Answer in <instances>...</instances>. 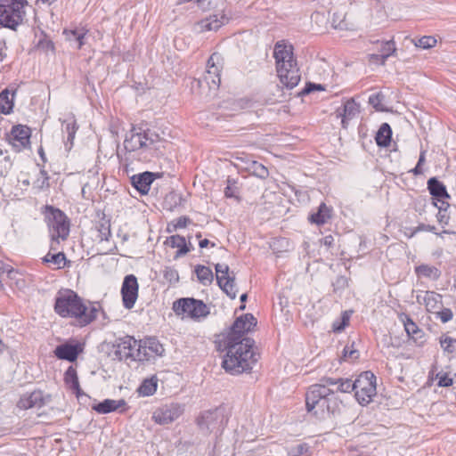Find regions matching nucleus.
I'll list each match as a JSON object with an SVG mask.
<instances>
[{
    "instance_id": "nucleus-22",
    "label": "nucleus",
    "mask_w": 456,
    "mask_h": 456,
    "mask_svg": "<svg viewBox=\"0 0 456 456\" xmlns=\"http://www.w3.org/2000/svg\"><path fill=\"white\" fill-rule=\"evenodd\" d=\"M79 351L77 346L70 344H62L56 346L54 354L58 359L75 362L78 356Z\"/></svg>"
},
{
    "instance_id": "nucleus-55",
    "label": "nucleus",
    "mask_w": 456,
    "mask_h": 456,
    "mask_svg": "<svg viewBox=\"0 0 456 456\" xmlns=\"http://www.w3.org/2000/svg\"><path fill=\"white\" fill-rule=\"evenodd\" d=\"M348 285L347 279L344 276H339L337 278L336 281L334 282V290L338 289H343Z\"/></svg>"
},
{
    "instance_id": "nucleus-25",
    "label": "nucleus",
    "mask_w": 456,
    "mask_h": 456,
    "mask_svg": "<svg viewBox=\"0 0 456 456\" xmlns=\"http://www.w3.org/2000/svg\"><path fill=\"white\" fill-rule=\"evenodd\" d=\"M331 217V208L325 203H322L317 212L309 216V221L313 224L321 225L326 224Z\"/></svg>"
},
{
    "instance_id": "nucleus-10",
    "label": "nucleus",
    "mask_w": 456,
    "mask_h": 456,
    "mask_svg": "<svg viewBox=\"0 0 456 456\" xmlns=\"http://www.w3.org/2000/svg\"><path fill=\"white\" fill-rule=\"evenodd\" d=\"M159 140V136L150 130L142 133H132L130 137H126L124 141V146L128 151H134L140 149H147L154 147L155 143Z\"/></svg>"
},
{
    "instance_id": "nucleus-34",
    "label": "nucleus",
    "mask_w": 456,
    "mask_h": 456,
    "mask_svg": "<svg viewBox=\"0 0 456 456\" xmlns=\"http://www.w3.org/2000/svg\"><path fill=\"white\" fill-rule=\"evenodd\" d=\"M64 380L65 383L69 386V387L75 390L77 395L80 393V387L78 382V378L77 374V370L73 366H69L64 373Z\"/></svg>"
},
{
    "instance_id": "nucleus-50",
    "label": "nucleus",
    "mask_w": 456,
    "mask_h": 456,
    "mask_svg": "<svg viewBox=\"0 0 456 456\" xmlns=\"http://www.w3.org/2000/svg\"><path fill=\"white\" fill-rule=\"evenodd\" d=\"M359 357V352L353 348V345L346 346L343 349L342 358L345 361L356 360Z\"/></svg>"
},
{
    "instance_id": "nucleus-48",
    "label": "nucleus",
    "mask_w": 456,
    "mask_h": 456,
    "mask_svg": "<svg viewBox=\"0 0 456 456\" xmlns=\"http://www.w3.org/2000/svg\"><path fill=\"white\" fill-rule=\"evenodd\" d=\"M436 44V40L433 37H422L419 38L416 43L415 45L417 47L422 48V49H429L433 46H435Z\"/></svg>"
},
{
    "instance_id": "nucleus-47",
    "label": "nucleus",
    "mask_w": 456,
    "mask_h": 456,
    "mask_svg": "<svg viewBox=\"0 0 456 456\" xmlns=\"http://www.w3.org/2000/svg\"><path fill=\"white\" fill-rule=\"evenodd\" d=\"M164 279L170 284H175L179 281L178 272L171 267H167L163 273Z\"/></svg>"
},
{
    "instance_id": "nucleus-6",
    "label": "nucleus",
    "mask_w": 456,
    "mask_h": 456,
    "mask_svg": "<svg viewBox=\"0 0 456 456\" xmlns=\"http://www.w3.org/2000/svg\"><path fill=\"white\" fill-rule=\"evenodd\" d=\"M27 0H0V25L12 30L23 23Z\"/></svg>"
},
{
    "instance_id": "nucleus-21",
    "label": "nucleus",
    "mask_w": 456,
    "mask_h": 456,
    "mask_svg": "<svg viewBox=\"0 0 456 456\" xmlns=\"http://www.w3.org/2000/svg\"><path fill=\"white\" fill-rule=\"evenodd\" d=\"M44 398L41 391H34L29 395H24L18 402V407L20 409L40 408L44 405Z\"/></svg>"
},
{
    "instance_id": "nucleus-63",
    "label": "nucleus",
    "mask_w": 456,
    "mask_h": 456,
    "mask_svg": "<svg viewBox=\"0 0 456 456\" xmlns=\"http://www.w3.org/2000/svg\"><path fill=\"white\" fill-rule=\"evenodd\" d=\"M425 154H426V151H422L419 154V160H418V163L419 166H421L424 161H425Z\"/></svg>"
},
{
    "instance_id": "nucleus-32",
    "label": "nucleus",
    "mask_w": 456,
    "mask_h": 456,
    "mask_svg": "<svg viewBox=\"0 0 456 456\" xmlns=\"http://www.w3.org/2000/svg\"><path fill=\"white\" fill-rule=\"evenodd\" d=\"M142 344L146 350H148L151 358H154L155 356H161L164 353V348L162 345L154 338H149L145 339Z\"/></svg>"
},
{
    "instance_id": "nucleus-3",
    "label": "nucleus",
    "mask_w": 456,
    "mask_h": 456,
    "mask_svg": "<svg viewBox=\"0 0 456 456\" xmlns=\"http://www.w3.org/2000/svg\"><path fill=\"white\" fill-rule=\"evenodd\" d=\"M339 379L323 378L321 383L312 385L305 394L307 411H314L315 415L324 417L325 414L334 413L338 407V400L335 390L330 387L338 386Z\"/></svg>"
},
{
    "instance_id": "nucleus-62",
    "label": "nucleus",
    "mask_w": 456,
    "mask_h": 456,
    "mask_svg": "<svg viewBox=\"0 0 456 456\" xmlns=\"http://www.w3.org/2000/svg\"><path fill=\"white\" fill-rule=\"evenodd\" d=\"M334 241V239L332 236L329 235L323 238V244L325 246L330 247Z\"/></svg>"
},
{
    "instance_id": "nucleus-46",
    "label": "nucleus",
    "mask_w": 456,
    "mask_h": 456,
    "mask_svg": "<svg viewBox=\"0 0 456 456\" xmlns=\"http://www.w3.org/2000/svg\"><path fill=\"white\" fill-rule=\"evenodd\" d=\"M251 168L253 174L261 179H265L269 175L268 169L264 165L256 161L252 163Z\"/></svg>"
},
{
    "instance_id": "nucleus-14",
    "label": "nucleus",
    "mask_w": 456,
    "mask_h": 456,
    "mask_svg": "<svg viewBox=\"0 0 456 456\" xmlns=\"http://www.w3.org/2000/svg\"><path fill=\"white\" fill-rule=\"evenodd\" d=\"M224 413L218 409L203 411L197 419V423L200 428L206 432L220 430V428L224 426Z\"/></svg>"
},
{
    "instance_id": "nucleus-4",
    "label": "nucleus",
    "mask_w": 456,
    "mask_h": 456,
    "mask_svg": "<svg viewBox=\"0 0 456 456\" xmlns=\"http://www.w3.org/2000/svg\"><path fill=\"white\" fill-rule=\"evenodd\" d=\"M276 70L281 83L288 88H293L300 81L299 69L293 56L291 45L276 43L273 51Z\"/></svg>"
},
{
    "instance_id": "nucleus-36",
    "label": "nucleus",
    "mask_w": 456,
    "mask_h": 456,
    "mask_svg": "<svg viewBox=\"0 0 456 456\" xmlns=\"http://www.w3.org/2000/svg\"><path fill=\"white\" fill-rule=\"evenodd\" d=\"M440 346L450 358L456 357V338L444 335L440 338Z\"/></svg>"
},
{
    "instance_id": "nucleus-16",
    "label": "nucleus",
    "mask_w": 456,
    "mask_h": 456,
    "mask_svg": "<svg viewBox=\"0 0 456 456\" xmlns=\"http://www.w3.org/2000/svg\"><path fill=\"white\" fill-rule=\"evenodd\" d=\"M30 128L27 126L17 125L12 126L9 141L16 151L28 148L30 144Z\"/></svg>"
},
{
    "instance_id": "nucleus-1",
    "label": "nucleus",
    "mask_w": 456,
    "mask_h": 456,
    "mask_svg": "<svg viewBox=\"0 0 456 456\" xmlns=\"http://www.w3.org/2000/svg\"><path fill=\"white\" fill-rule=\"evenodd\" d=\"M100 305L86 304L70 289L60 290L55 297L54 311L62 318H71L77 326L85 327L93 322L100 311Z\"/></svg>"
},
{
    "instance_id": "nucleus-12",
    "label": "nucleus",
    "mask_w": 456,
    "mask_h": 456,
    "mask_svg": "<svg viewBox=\"0 0 456 456\" xmlns=\"http://www.w3.org/2000/svg\"><path fill=\"white\" fill-rule=\"evenodd\" d=\"M223 67V58L214 53L207 62V70L203 81L208 85L210 90H216L221 83L220 72Z\"/></svg>"
},
{
    "instance_id": "nucleus-15",
    "label": "nucleus",
    "mask_w": 456,
    "mask_h": 456,
    "mask_svg": "<svg viewBox=\"0 0 456 456\" xmlns=\"http://www.w3.org/2000/svg\"><path fill=\"white\" fill-rule=\"evenodd\" d=\"M123 305L126 309L134 307L138 297V282L134 274L126 275L121 288Z\"/></svg>"
},
{
    "instance_id": "nucleus-42",
    "label": "nucleus",
    "mask_w": 456,
    "mask_h": 456,
    "mask_svg": "<svg viewBox=\"0 0 456 456\" xmlns=\"http://www.w3.org/2000/svg\"><path fill=\"white\" fill-rule=\"evenodd\" d=\"M395 44L393 41H387L381 48V65H384L387 59L395 52Z\"/></svg>"
},
{
    "instance_id": "nucleus-56",
    "label": "nucleus",
    "mask_w": 456,
    "mask_h": 456,
    "mask_svg": "<svg viewBox=\"0 0 456 456\" xmlns=\"http://www.w3.org/2000/svg\"><path fill=\"white\" fill-rule=\"evenodd\" d=\"M421 231L435 232V231H436V227H435V226H433V225H429V224H419V225L416 227V229L412 232L411 236H413L416 232H421Z\"/></svg>"
},
{
    "instance_id": "nucleus-59",
    "label": "nucleus",
    "mask_w": 456,
    "mask_h": 456,
    "mask_svg": "<svg viewBox=\"0 0 456 456\" xmlns=\"http://www.w3.org/2000/svg\"><path fill=\"white\" fill-rule=\"evenodd\" d=\"M77 132L71 131L70 133H67V141H66V146L69 144V149H70L73 146V141L75 138Z\"/></svg>"
},
{
    "instance_id": "nucleus-58",
    "label": "nucleus",
    "mask_w": 456,
    "mask_h": 456,
    "mask_svg": "<svg viewBox=\"0 0 456 456\" xmlns=\"http://www.w3.org/2000/svg\"><path fill=\"white\" fill-rule=\"evenodd\" d=\"M189 222L190 219L188 217L181 216L176 220L175 228H184Z\"/></svg>"
},
{
    "instance_id": "nucleus-41",
    "label": "nucleus",
    "mask_w": 456,
    "mask_h": 456,
    "mask_svg": "<svg viewBox=\"0 0 456 456\" xmlns=\"http://www.w3.org/2000/svg\"><path fill=\"white\" fill-rule=\"evenodd\" d=\"M151 355L144 347V345L142 343V341L137 342V347L135 348V352L134 353L132 361H150Z\"/></svg>"
},
{
    "instance_id": "nucleus-5",
    "label": "nucleus",
    "mask_w": 456,
    "mask_h": 456,
    "mask_svg": "<svg viewBox=\"0 0 456 456\" xmlns=\"http://www.w3.org/2000/svg\"><path fill=\"white\" fill-rule=\"evenodd\" d=\"M46 218L51 236V249L55 250L56 244L66 240L69 235V221L60 209L46 206Z\"/></svg>"
},
{
    "instance_id": "nucleus-35",
    "label": "nucleus",
    "mask_w": 456,
    "mask_h": 456,
    "mask_svg": "<svg viewBox=\"0 0 456 456\" xmlns=\"http://www.w3.org/2000/svg\"><path fill=\"white\" fill-rule=\"evenodd\" d=\"M43 261L45 263H48L53 266L54 269H61L65 266L66 256L62 252H58L55 254L48 253L44 258Z\"/></svg>"
},
{
    "instance_id": "nucleus-23",
    "label": "nucleus",
    "mask_w": 456,
    "mask_h": 456,
    "mask_svg": "<svg viewBox=\"0 0 456 456\" xmlns=\"http://www.w3.org/2000/svg\"><path fill=\"white\" fill-rule=\"evenodd\" d=\"M338 111V116L342 118V126L343 127H346L347 121L355 118L356 115L360 112V106L357 104L354 99L347 100L343 107L342 112Z\"/></svg>"
},
{
    "instance_id": "nucleus-11",
    "label": "nucleus",
    "mask_w": 456,
    "mask_h": 456,
    "mask_svg": "<svg viewBox=\"0 0 456 456\" xmlns=\"http://www.w3.org/2000/svg\"><path fill=\"white\" fill-rule=\"evenodd\" d=\"M216 281L222 290L231 298L237 296V288L235 284V275L230 273L229 266L225 264H216L215 265Z\"/></svg>"
},
{
    "instance_id": "nucleus-60",
    "label": "nucleus",
    "mask_w": 456,
    "mask_h": 456,
    "mask_svg": "<svg viewBox=\"0 0 456 456\" xmlns=\"http://www.w3.org/2000/svg\"><path fill=\"white\" fill-rule=\"evenodd\" d=\"M6 45L5 42L0 43V62H2L6 57Z\"/></svg>"
},
{
    "instance_id": "nucleus-44",
    "label": "nucleus",
    "mask_w": 456,
    "mask_h": 456,
    "mask_svg": "<svg viewBox=\"0 0 456 456\" xmlns=\"http://www.w3.org/2000/svg\"><path fill=\"white\" fill-rule=\"evenodd\" d=\"M354 381L352 382L349 379H339V382L335 390L336 392L350 393L354 391Z\"/></svg>"
},
{
    "instance_id": "nucleus-53",
    "label": "nucleus",
    "mask_w": 456,
    "mask_h": 456,
    "mask_svg": "<svg viewBox=\"0 0 456 456\" xmlns=\"http://www.w3.org/2000/svg\"><path fill=\"white\" fill-rule=\"evenodd\" d=\"M316 90H320V91H322L324 90L323 86L320 84H314V83H307L305 87L303 89L302 91V94H308L314 91H316Z\"/></svg>"
},
{
    "instance_id": "nucleus-20",
    "label": "nucleus",
    "mask_w": 456,
    "mask_h": 456,
    "mask_svg": "<svg viewBox=\"0 0 456 456\" xmlns=\"http://www.w3.org/2000/svg\"><path fill=\"white\" fill-rule=\"evenodd\" d=\"M154 181V174L151 172H143L138 175H134L131 177L132 185L141 193L147 194L150 191L151 185Z\"/></svg>"
},
{
    "instance_id": "nucleus-27",
    "label": "nucleus",
    "mask_w": 456,
    "mask_h": 456,
    "mask_svg": "<svg viewBox=\"0 0 456 456\" xmlns=\"http://www.w3.org/2000/svg\"><path fill=\"white\" fill-rule=\"evenodd\" d=\"M415 273L418 277H424L431 281H436L441 276V271L436 266L429 265H419L416 266Z\"/></svg>"
},
{
    "instance_id": "nucleus-13",
    "label": "nucleus",
    "mask_w": 456,
    "mask_h": 456,
    "mask_svg": "<svg viewBox=\"0 0 456 456\" xmlns=\"http://www.w3.org/2000/svg\"><path fill=\"white\" fill-rule=\"evenodd\" d=\"M183 411L184 407L180 403L165 404L154 411L152 419L159 425H167L176 420Z\"/></svg>"
},
{
    "instance_id": "nucleus-8",
    "label": "nucleus",
    "mask_w": 456,
    "mask_h": 456,
    "mask_svg": "<svg viewBox=\"0 0 456 456\" xmlns=\"http://www.w3.org/2000/svg\"><path fill=\"white\" fill-rule=\"evenodd\" d=\"M174 311L177 314H185L195 321H200L209 314V308L203 301L192 297L180 298L174 303Z\"/></svg>"
},
{
    "instance_id": "nucleus-9",
    "label": "nucleus",
    "mask_w": 456,
    "mask_h": 456,
    "mask_svg": "<svg viewBox=\"0 0 456 456\" xmlns=\"http://www.w3.org/2000/svg\"><path fill=\"white\" fill-rule=\"evenodd\" d=\"M256 325V319L251 314H246L238 317L233 322L228 334L221 341L229 343L243 341L247 338L244 335Z\"/></svg>"
},
{
    "instance_id": "nucleus-61",
    "label": "nucleus",
    "mask_w": 456,
    "mask_h": 456,
    "mask_svg": "<svg viewBox=\"0 0 456 456\" xmlns=\"http://www.w3.org/2000/svg\"><path fill=\"white\" fill-rule=\"evenodd\" d=\"M381 53L370 55V61L375 64H381Z\"/></svg>"
},
{
    "instance_id": "nucleus-7",
    "label": "nucleus",
    "mask_w": 456,
    "mask_h": 456,
    "mask_svg": "<svg viewBox=\"0 0 456 456\" xmlns=\"http://www.w3.org/2000/svg\"><path fill=\"white\" fill-rule=\"evenodd\" d=\"M355 398L362 405L368 404L377 394L376 376L370 370L362 372L354 380Z\"/></svg>"
},
{
    "instance_id": "nucleus-45",
    "label": "nucleus",
    "mask_w": 456,
    "mask_h": 456,
    "mask_svg": "<svg viewBox=\"0 0 456 456\" xmlns=\"http://www.w3.org/2000/svg\"><path fill=\"white\" fill-rule=\"evenodd\" d=\"M34 187L39 190L49 187V176L45 170H40L39 176L34 182Z\"/></svg>"
},
{
    "instance_id": "nucleus-24",
    "label": "nucleus",
    "mask_w": 456,
    "mask_h": 456,
    "mask_svg": "<svg viewBox=\"0 0 456 456\" xmlns=\"http://www.w3.org/2000/svg\"><path fill=\"white\" fill-rule=\"evenodd\" d=\"M126 404V401L123 399L120 400H112V399H105L102 402L93 406V409L101 414L110 413L111 411H117L121 407H124Z\"/></svg>"
},
{
    "instance_id": "nucleus-17",
    "label": "nucleus",
    "mask_w": 456,
    "mask_h": 456,
    "mask_svg": "<svg viewBox=\"0 0 456 456\" xmlns=\"http://www.w3.org/2000/svg\"><path fill=\"white\" fill-rule=\"evenodd\" d=\"M228 21L229 18L224 12L213 14L198 21L194 26V29L199 33L216 31Z\"/></svg>"
},
{
    "instance_id": "nucleus-40",
    "label": "nucleus",
    "mask_w": 456,
    "mask_h": 456,
    "mask_svg": "<svg viewBox=\"0 0 456 456\" xmlns=\"http://www.w3.org/2000/svg\"><path fill=\"white\" fill-rule=\"evenodd\" d=\"M404 329L408 336L411 337L414 340H417L418 338H420L422 337V330H420L416 325V323L408 317L404 322Z\"/></svg>"
},
{
    "instance_id": "nucleus-64",
    "label": "nucleus",
    "mask_w": 456,
    "mask_h": 456,
    "mask_svg": "<svg viewBox=\"0 0 456 456\" xmlns=\"http://www.w3.org/2000/svg\"><path fill=\"white\" fill-rule=\"evenodd\" d=\"M209 240L208 239H204L200 241L199 245L201 248H206L209 244Z\"/></svg>"
},
{
    "instance_id": "nucleus-51",
    "label": "nucleus",
    "mask_w": 456,
    "mask_h": 456,
    "mask_svg": "<svg viewBox=\"0 0 456 456\" xmlns=\"http://www.w3.org/2000/svg\"><path fill=\"white\" fill-rule=\"evenodd\" d=\"M77 126L76 120L74 118H70L69 120H65L62 125V132L67 134L71 131L77 132Z\"/></svg>"
},
{
    "instance_id": "nucleus-30",
    "label": "nucleus",
    "mask_w": 456,
    "mask_h": 456,
    "mask_svg": "<svg viewBox=\"0 0 456 456\" xmlns=\"http://www.w3.org/2000/svg\"><path fill=\"white\" fill-rule=\"evenodd\" d=\"M392 130L387 123H383L377 132L375 140L379 146L387 147L391 141Z\"/></svg>"
},
{
    "instance_id": "nucleus-18",
    "label": "nucleus",
    "mask_w": 456,
    "mask_h": 456,
    "mask_svg": "<svg viewBox=\"0 0 456 456\" xmlns=\"http://www.w3.org/2000/svg\"><path fill=\"white\" fill-rule=\"evenodd\" d=\"M137 340L133 337L125 336L117 340L115 354L119 360L133 359L134 353L137 347Z\"/></svg>"
},
{
    "instance_id": "nucleus-28",
    "label": "nucleus",
    "mask_w": 456,
    "mask_h": 456,
    "mask_svg": "<svg viewBox=\"0 0 456 456\" xmlns=\"http://www.w3.org/2000/svg\"><path fill=\"white\" fill-rule=\"evenodd\" d=\"M167 244L171 248H177L178 250L175 254V257H180L190 251L189 247L186 244L185 238L180 235H172L167 240Z\"/></svg>"
},
{
    "instance_id": "nucleus-29",
    "label": "nucleus",
    "mask_w": 456,
    "mask_h": 456,
    "mask_svg": "<svg viewBox=\"0 0 456 456\" xmlns=\"http://www.w3.org/2000/svg\"><path fill=\"white\" fill-rule=\"evenodd\" d=\"M63 34L66 36V39L69 41L71 44H74V47L76 49H80L85 45V37L86 35V31L84 29H73L63 31Z\"/></svg>"
},
{
    "instance_id": "nucleus-19",
    "label": "nucleus",
    "mask_w": 456,
    "mask_h": 456,
    "mask_svg": "<svg viewBox=\"0 0 456 456\" xmlns=\"http://www.w3.org/2000/svg\"><path fill=\"white\" fill-rule=\"evenodd\" d=\"M428 189L430 192V194L439 202H441V205L438 206L439 209H445L446 207L449 206L448 203L444 201V199L450 198L446 187L443 183L438 181L436 177H431L428 181Z\"/></svg>"
},
{
    "instance_id": "nucleus-43",
    "label": "nucleus",
    "mask_w": 456,
    "mask_h": 456,
    "mask_svg": "<svg viewBox=\"0 0 456 456\" xmlns=\"http://www.w3.org/2000/svg\"><path fill=\"white\" fill-rule=\"evenodd\" d=\"M435 380L437 381L438 387H448L453 384L452 378H451L447 372H444L443 370L436 374Z\"/></svg>"
},
{
    "instance_id": "nucleus-49",
    "label": "nucleus",
    "mask_w": 456,
    "mask_h": 456,
    "mask_svg": "<svg viewBox=\"0 0 456 456\" xmlns=\"http://www.w3.org/2000/svg\"><path fill=\"white\" fill-rule=\"evenodd\" d=\"M434 314H436V318L440 319L443 323L448 322L453 317L452 311L449 308H442L441 310H437Z\"/></svg>"
},
{
    "instance_id": "nucleus-54",
    "label": "nucleus",
    "mask_w": 456,
    "mask_h": 456,
    "mask_svg": "<svg viewBox=\"0 0 456 456\" xmlns=\"http://www.w3.org/2000/svg\"><path fill=\"white\" fill-rule=\"evenodd\" d=\"M382 100H383V96L381 94H371L369 97V103L371 106H373L376 110H379V106Z\"/></svg>"
},
{
    "instance_id": "nucleus-52",
    "label": "nucleus",
    "mask_w": 456,
    "mask_h": 456,
    "mask_svg": "<svg viewBox=\"0 0 456 456\" xmlns=\"http://www.w3.org/2000/svg\"><path fill=\"white\" fill-rule=\"evenodd\" d=\"M227 186L225 187L224 189V195L225 197L227 198H236L237 195V191H236V187L234 186V183L235 182H232V180L228 179L227 180Z\"/></svg>"
},
{
    "instance_id": "nucleus-2",
    "label": "nucleus",
    "mask_w": 456,
    "mask_h": 456,
    "mask_svg": "<svg viewBox=\"0 0 456 456\" xmlns=\"http://www.w3.org/2000/svg\"><path fill=\"white\" fill-rule=\"evenodd\" d=\"M253 346L254 340L252 338H246L244 342L219 341L218 350L226 352L222 363L224 369L233 375L252 370L257 362Z\"/></svg>"
},
{
    "instance_id": "nucleus-31",
    "label": "nucleus",
    "mask_w": 456,
    "mask_h": 456,
    "mask_svg": "<svg viewBox=\"0 0 456 456\" xmlns=\"http://www.w3.org/2000/svg\"><path fill=\"white\" fill-rule=\"evenodd\" d=\"M195 273H196L198 281L202 285L208 286L213 282L214 274L209 267L199 265L195 268Z\"/></svg>"
},
{
    "instance_id": "nucleus-39",
    "label": "nucleus",
    "mask_w": 456,
    "mask_h": 456,
    "mask_svg": "<svg viewBox=\"0 0 456 456\" xmlns=\"http://www.w3.org/2000/svg\"><path fill=\"white\" fill-rule=\"evenodd\" d=\"M288 456H311L310 447L305 443L297 444L288 450Z\"/></svg>"
},
{
    "instance_id": "nucleus-38",
    "label": "nucleus",
    "mask_w": 456,
    "mask_h": 456,
    "mask_svg": "<svg viewBox=\"0 0 456 456\" xmlns=\"http://www.w3.org/2000/svg\"><path fill=\"white\" fill-rule=\"evenodd\" d=\"M98 237L101 240H108L111 235L110 222L109 219L102 218L95 225Z\"/></svg>"
},
{
    "instance_id": "nucleus-33",
    "label": "nucleus",
    "mask_w": 456,
    "mask_h": 456,
    "mask_svg": "<svg viewBox=\"0 0 456 456\" xmlns=\"http://www.w3.org/2000/svg\"><path fill=\"white\" fill-rule=\"evenodd\" d=\"M14 93L10 94L8 90L0 93V112L9 114L13 108Z\"/></svg>"
},
{
    "instance_id": "nucleus-37",
    "label": "nucleus",
    "mask_w": 456,
    "mask_h": 456,
    "mask_svg": "<svg viewBox=\"0 0 456 456\" xmlns=\"http://www.w3.org/2000/svg\"><path fill=\"white\" fill-rule=\"evenodd\" d=\"M157 390V379L152 377L143 380L138 387V393L142 396L152 395Z\"/></svg>"
},
{
    "instance_id": "nucleus-26",
    "label": "nucleus",
    "mask_w": 456,
    "mask_h": 456,
    "mask_svg": "<svg viewBox=\"0 0 456 456\" xmlns=\"http://www.w3.org/2000/svg\"><path fill=\"white\" fill-rule=\"evenodd\" d=\"M427 311L435 314L442 305V296L434 291H427L423 298Z\"/></svg>"
},
{
    "instance_id": "nucleus-57",
    "label": "nucleus",
    "mask_w": 456,
    "mask_h": 456,
    "mask_svg": "<svg viewBox=\"0 0 456 456\" xmlns=\"http://www.w3.org/2000/svg\"><path fill=\"white\" fill-rule=\"evenodd\" d=\"M38 45H39V47L45 49L46 51H53L54 50L53 43L50 40L40 41Z\"/></svg>"
}]
</instances>
